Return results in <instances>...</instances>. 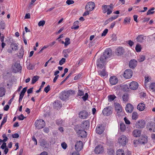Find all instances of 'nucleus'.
<instances>
[{
	"label": "nucleus",
	"mask_w": 155,
	"mask_h": 155,
	"mask_svg": "<svg viewBox=\"0 0 155 155\" xmlns=\"http://www.w3.org/2000/svg\"><path fill=\"white\" fill-rule=\"evenodd\" d=\"M108 100L109 101H112L114 100L116 98V96L114 95H110L108 97Z\"/></svg>",
	"instance_id": "obj_38"
},
{
	"label": "nucleus",
	"mask_w": 155,
	"mask_h": 155,
	"mask_svg": "<svg viewBox=\"0 0 155 155\" xmlns=\"http://www.w3.org/2000/svg\"><path fill=\"white\" fill-rule=\"evenodd\" d=\"M88 113L84 110L81 111L79 114V117L81 119H85L88 117Z\"/></svg>",
	"instance_id": "obj_17"
},
{
	"label": "nucleus",
	"mask_w": 155,
	"mask_h": 155,
	"mask_svg": "<svg viewBox=\"0 0 155 155\" xmlns=\"http://www.w3.org/2000/svg\"><path fill=\"white\" fill-rule=\"evenodd\" d=\"M118 79L115 76H113L110 77L109 79L110 82L112 85L116 84L118 82Z\"/></svg>",
	"instance_id": "obj_14"
},
{
	"label": "nucleus",
	"mask_w": 155,
	"mask_h": 155,
	"mask_svg": "<svg viewBox=\"0 0 155 155\" xmlns=\"http://www.w3.org/2000/svg\"><path fill=\"white\" fill-rule=\"evenodd\" d=\"M118 142L122 146H124L127 142V139L126 136L122 135L118 138Z\"/></svg>",
	"instance_id": "obj_4"
},
{
	"label": "nucleus",
	"mask_w": 155,
	"mask_h": 155,
	"mask_svg": "<svg viewBox=\"0 0 155 155\" xmlns=\"http://www.w3.org/2000/svg\"><path fill=\"white\" fill-rule=\"evenodd\" d=\"M124 52V50L122 47H119L116 50V53L118 55H120Z\"/></svg>",
	"instance_id": "obj_24"
},
{
	"label": "nucleus",
	"mask_w": 155,
	"mask_h": 155,
	"mask_svg": "<svg viewBox=\"0 0 155 155\" xmlns=\"http://www.w3.org/2000/svg\"><path fill=\"white\" fill-rule=\"evenodd\" d=\"M78 21H76L74 22L73 24V25L72 26L71 28L72 29H74L75 30L78 29L79 28V26L77 25L78 23Z\"/></svg>",
	"instance_id": "obj_30"
},
{
	"label": "nucleus",
	"mask_w": 155,
	"mask_h": 155,
	"mask_svg": "<svg viewBox=\"0 0 155 155\" xmlns=\"http://www.w3.org/2000/svg\"><path fill=\"white\" fill-rule=\"evenodd\" d=\"M118 15H115L113 17H110L108 20H106V22H109L111 21H112L113 20L116 19L118 17Z\"/></svg>",
	"instance_id": "obj_41"
},
{
	"label": "nucleus",
	"mask_w": 155,
	"mask_h": 155,
	"mask_svg": "<svg viewBox=\"0 0 155 155\" xmlns=\"http://www.w3.org/2000/svg\"><path fill=\"white\" fill-rule=\"evenodd\" d=\"M134 43L131 40H129L128 41V44L130 46L132 47L134 44Z\"/></svg>",
	"instance_id": "obj_63"
},
{
	"label": "nucleus",
	"mask_w": 155,
	"mask_h": 155,
	"mask_svg": "<svg viewBox=\"0 0 155 155\" xmlns=\"http://www.w3.org/2000/svg\"><path fill=\"white\" fill-rule=\"evenodd\" d=\"M107 152L109 155H114V151L112 149L109 150Z\"/></svg>",
	"instance_id": "obj_46"
},
{
	"label": "nucleus",
	"mask_w": 155,
	"mask_h": 155,
	"mask_svg": "<svg viewBox=\"0 0 155 155\" xmlns=\"http://www.w3.org/2000/svg\"><path fill=\"white\" fill-rule=\"evenodd\" d=\"M72 73H70L68 75L66 78L64 80L61 82L60 84V85H61L63 83H64L65 81L71 75Z\"/></svg>",
	"instance_id": "obj_49"
},
{
	"label": "nucleus",
	"mask_w": 155,
	"mask_h": 155,
	"mask_svg": "<svg viewBox=\"0 0 155 155\" xmlns=\"http://www.w3.org/2000/svg\"><path fill=\"white\" fill-rule=\"evenodd\" d=\"M133 134L135 137H138L140 135V131L138 130H134L133 131Z\"/></svg>",
	"instance_id": "obj_29"
},
{
	"label": "nucleus",
	"mask_w": 155,
	"mask_h": 155,
	"mask_svg": "<svg viewBox=\"0 0 155 155\" xmlns=\"http://www.w3.org/2000/svg\"><path fill=\"white\" fill-rule=\"evenodd\" d=\"M149 88L152 91H155V83H151L150 85Z\"/></svg>",
	"instance_id": "obj_36"
},
{
	"label": "nucleus",
	"mask_w": 155,
	"mask_h": 155,
	"mask_svg": "<svg viewBox=\"0 0 155 155\" xmlns=\"http://www.w3.org/2000/svg\"><path fill=\"white\" fill-rule=\"evenodd\" d=\"M65 59L64 58H62L61 60L59 61V64L60 65H62L65 62Z\"/></svg>",
	"instance_id": "obj_55"
},
{
	"label": "nucleus",
	"mask_w": 155,
	"mask_h": 155,
	"mask_svg": "<svg viewBox=\"0 0 155 155\" xmlns=\"http://www.w3.org/2000/svg\"><path fill=\"white\" fill-rule=\"evenodd\" d=\"M115 110L117 113L121 112L122 110V108L121 106L118 103H115L114 104Z\"/></svg>",
	"instance_id": "obj_22"
},
{
	"label": "nucleus",
	"mask_w": 155,
	"mask_h": 155,
	"mask_svg": "<svg viewBox=\"0 0 155 155\" xmlns=\"http://www.w3.org/2000/svg\"><path fill=\"white\" fill-rule=\"evenodd\" d=\"M61 146L64 149H65L67 147V144L65 142L61 143Z\"/></svg>",
	"instance_id": "obj_61"
},
{
	"label": "nucleus",
	"mask_w": 155,
	"mask_h": 155,
	"mask_svg": "<svg viewBox=\"0 0 155 155\" xmlns=\"http://www.w3.org/2000/svg\"><path fill=\"white\" fill-rule=\"evenodd\" d=\"M139 86L138 83L135 81H132L131 82L129 86L130 88L133 90H135L137 89Z\"/></svg>",
	"instance_id": "obj_15"
},
{
	"label": "nucleus",
	"mask_w": 155,
	"mask_h": 155,
	"mask_svg": "<svg viewBox=\"0 0 155 155\" xmlns=\"http://www.w3.org/2000/svg\"><path fill=\"white\" fill-rule=\"evenodd\" d=\"M124 120L125 122V123L127 124H130V121L128 120L126 117H125L124 118Z\"/></svg>",
	"instance_id": "obj_64"
},
{
	"label": "nucleus",
	"mask_w": 155,
	"mask_h": 155,
	"mask_svg": "<svg viewBox=\"0 0 155 155\" xmlns=\"http://www.w3.org/2000/svg\"><path fill=\"white\" fill-rule=\"evenodd\" d=\"M139 142L141 144H144L147 142V137L145 135H142L139 139Z\"/></svg>",
	"instance_id": "obj_16"
},
{
	"label": "nucleus",
	"mask_w": 155,
	"mask_h": 155,
	"mask_svg": "<svg viewBox=\"0 0 155 155\" xmlns=\"http://www.w3.org/2000/svg\"><path fill=\"white\" fill-rule=\"evenodd\" d=\"M56 124L58 125H62L64 124L63 121L59 119L56 120Z\"/></svg>",
	"instance_id": "obj_47"
},
{
	"label": "nucleus",
	"mask_w": 155,
	"mask_h": 155,
	"mask_svg": "<svg viewBox=\"0 0 155 155\" xmlns=\"http://www.w3.org/2000/svg\"><path fill=\"white\" fill-rule=\"evenodd\" d=\"M7 120V117L5 116V117H4V118L3 119V120L2 121V122L1 123V127L4 124H5Z\"/></svg>",
	"instance_id": "obj_57"
},
{
	"label": "nucleus",
	"mask_w": 155,
	"mask_h": 155,
	"mask_svg": "<svg viewBox=\"0 0 155 155\" xmlns=\"http://www.w3.org/2000/svg\"><path fill=\"white\" fill-rule=\"evenodd\" d=\"M104 57L101 56L98 59L97 62V65L100 69H102L105 67V65L106 64V59L103 58Z\"/></svg>",
	"instance_id": "obj_2"
},
{
	"label": "nucleus",
	"mask_w": 155,
	"mask_h": 155,
	"mask_svg": "<svg viewBox=\"0 0 155 155\" xmlns=\"http://www.w3.org/2000/svg\"><path fill=\"white\" fill-rule=\"evenodd\" d=\"M120 128L122 131H124L126 128L125 125L123 123H121L120 125Z\"/></svg>",
	"instance_id": "obj_43"
},
{
	"label": "nucleus",
	"mask_w": 155,
	"mask_h": 155,
	"mask_svg": "<svg viewBox=\"0 0 155 155\" xmlns=\"http://www.w3.org/2000/svg\"><path fill=\"white\" fill-rule=\"evenodd\" d=\"M107 14L110 15V14L112 12L113 9L112 8H107Z\"/></svg>",
	"instance_id": "obj_58"
},
{
	"label": "nucleus",
	"mask_w": 155,
	"mask_h": 155,
	"mask_svg": "<svg viewBox=\"0 0 155 155\" xmlns=\"http://www.w3.org/2000/svg\"><path fill=\"white\" fill-rule=\"evenodd\" d=\"M145 36H144L143 35H139L136 38L137 41L140 43L143 42V41L145 40Z\"/></svg>",
	"instance_id": "obj_23"
},
{
	"label": "nucleus",
	"mask_w": 155,
	"mask_h": 155,
	"mask_svg": "<svg viewBox=\"0 0 155 155\" xmlns=\"http://www.w3.org/2000/svg\"><path fill=\"white\" fill-rule=\"evenodd\" d=\"M138 118V115L137 113L134 112L132 113V118L133 119L136 120Z\"/></svg>",
	"instance_id": "obj_39"
},
{
	"label": "nucleus",
	"mask_w": 155,
	"mask_h": 155,
	"mask_svg": "<svg viewBox=\"0 0 155 155\" xmlns=\"http://www.w3.org/2000/svg\"><path fill=\"white\" fill-rule=\"evenodd\" d=\"M50 86L48 85L47 87H45L44 91L46 93H47L50 90Z\"/></svg>",
	"instance_id": "obj_54"
},
{
	"label": "nucleus",
	"mask_w": 155,
	"mask_h": 155,
	"mask_svg": "<svg viewBox=\"0 0 155 155\" xmlns=\"http://www.w3.org/2000/svg\"><path fill=\"white\" fill-rule=\"evenodd\" d=\"M75 94L74 90H68L67 91H64L61 92L60 94V98L62 100H65L68 99L70 95Z\"/></svg>",
	"instance_id": "obj_1"
},
{
	"label": "nucleus",
	"mask_w": 155,
	"mask_h": 155,
	"mask_svg": "<svg viewBox=\"0 0 155 155\" xmlns=\"http://www.w3.org/2000/svg\"><path fill=\"white\" fill-rule=\"evenodd\" d=\"M104 151V149L103 146L101 145H99L95 148L94 152L96 154L102 153Z\"/></svg>",
	"instance_id": "obj_7"
},
{
	"label": "nucleus",
	"mask_w": 155,
	"mask_h": 155,
	"mask_svg": "<svg viewBox=\"0 0 155 155\" xmlns=\"http://www.w3.org/2000/svg\"><path fill=\"white\" fill-rule=\"evenodd\" d=\"M145 59V57L144 56H140L138 59V61L140 62H141L143 61Z\"/></svg>",
	"instance_id": "obj_45"
},
{
	"label": "nucleus",
	"mask_w": 155,
	"mask_h": 155,
	"mask_svg": "<svg viewBox=\"0 0 155 155\" xmlns=\"http://www.w3.org/2000/svg\"><path fill=\"white\" fill-rule=\"evenodd\" d=\"M103 68V69L99 70L98 74L101 77H106L108 75V73L106 71L105 67Z\"/></svg>",
	"instance_id": "obj_18"
},
{
	"label": "nucleus",
	"mask_w": 155,
	"mask_h": 155,
	"mask_svg": "<svg viewBox=\"0 0 155 155\" xmlns=\"http://www.w3.org/2000/svg\"><path fill=\"white\" fill-rule=\"evenodd\" d=\"M95 6V4L94 2H89L86 4L85 9L86 10L91 11L94 9Z\"/></svg>",
	"instance_id": "obj_8"
},
{
	"label": "nucleus",
	"mask_w": 155,
	"mask_h": 155,
	"mask_svg": "<svg viewBox=\"0 0 155 155\" xmlns=\"http://www.w3.org/2000/svg\"><path fill=\"white\" fill-rule=\"evenodd\" d=\"M108 31V30L107 29H105L104 31H103V32L101 34V36H105L106 34L107 33Z\"/></svg>",
	"instance_id": "obj_60"
},
{
	"label": "nucleus",
	"mask_w": 155,
	"mask_h": 155,
	"mask_svg": "<svg viewBox=\"0 0 155 155\" xmlns=\"http://www.w3.org/2000/svg\"><path fill=\"white\" fill-rule=\"evenodd\" d=\"M11 47L12 50L14 51H15L18 50V46L16 43H12L11 45Z\"/></svg>",
	"instance_id": "obj_31"
},
{
	"label": "nucleus",
	"mask_w": 155,
	"mask_h": 155,
	"mask_svg": "<svg viewBox=\"0 0 155 155\" xmlns=\"http://www.w3.org/2000/svg\"><path fill=\"white\" fill-rule=\"evenodd\" d=\"M2 137L4 139V142H5L7 141L8 140V138L7 137L5 134H3L2 135Z\"/></svg>",
	"instance_id": "obj_56"
},
{
	"label": "nucleus",
	"mask_w": 155,
	"mask_h": 155,
	"mask_svg": "<svg viewBox=\"0 0 155 155\" xmlns=\"http://www.w3.org/2000/svg\"><path fill=\"white\" fill-rule=\"evenodd\" d=\"M5 89L4 88L1 87L0 88V97H3L5 95Z\"/></svg>",
	"instance_id": "obj_32"
},
{
	"label": "nucleus",
	"mask_w": 155,
	"mask_h": 155,
	"mask_svg": "<svg viewBox=\"0 0 155 155\" xmlns=\"http://www.w3.org/2000/svg\"><path fill=\"white\" fill-rule=\"evenodd\" d=\"M45 23V21L44 20L41 21L38 23V25L39 26H43Z\"/></svg>",
	"instance_id": "obj_50"
},
{
	"label": "nucleus",
	"mask_w": 155,
	"mask_h": 155,
	"mask_svg": "<svg viewBox=\"0 0 155 155\" xmlns=\"http://www.w3.org/2000/svg\"><path fill=\"white\" fill-rule=\"evenodd\" d=\"M134 107L133 106L130 104H128L126 106L125 110L127 112L131 113L133 110Z\"/></svg>",
	"instance_id": "obj_21"
},
{
	"label": "nucleus",
	"mask_w": 155,
	"mask_h": 155,
	"mask_svg": "<svg viewBox=\"0 0 155 155\" xmlns=\"http://www.w3.org/2000/svg\"><path fill=\"white\" fill-rule=\"evenodd\" d=\"M82 98L84 101L87 100L88 98V94L87 93H85V95L83 96Z\"/></svg>",
	"instance_id": "obj_51"
},
{
	"label": "nucleus",
	"mask_w": 155,
	"mask_h": 155,
	"mask_svg": "<svg viewBox=\"0 0 155 155\" xmlns=\"http://www.w3.org/2000/svg\"><path fill=\"white\" fill-rule=\"evenodd\" d=\"M13 71L16 73L21 70V68L19 63L16 62L15 63L14 65L13 66Z\"/></svg>",
	"instance_id": "obj_11"
},
{
	"label": "nucleus",
	"mask_w": 155,
	"mask_h": 155,
	"mask_svg": "<svg viewBox=\"0 0 155 155\" xmlns=\"http://www.w3.org/2000/svg\"><path fill=\"white\" fill-rule=\"evenodd\" d=\"M78 133L81 137H85L87 135V132L84 130H79Z\"/></svg>",
	"instance_id": "obj_26"
},
{
	"label": "nucleus",
	"mask_w": 155,
	"mask_h": 155,
	"mask_svg": "<svg viewBox=\"0 0 155 155\" xmlns=\"http://www.w3.org/2000/svg\"><path fill=\"white\" fill-rule=\"evenodd\" d=\"M112 55V50L111 49L108 48L106 49L104 52L103 54L101 56L104 57L103 58L106 60L107 58L110 57Z\"/></svg>",
	"instance_id": "obj_9"
},
{
	"label": "nucleus",
	"mask_w": 155,
	"mask_h": 155,
	"mask_svg": "<svg viewBox=\"0 0 155 155\" xmlns=\"http://www.w3.org/2000/svg\"><path fill=\"white\" fill-rule=\"evenodd\" d=\"M145 126V122L143 120L137 121L136 124V127L138 128H143Z\"/></svg>",
	"instance_id": "obj_10"
},
{
	"label": "nucleus",
	"mask_w": 155,
	"mask_h": 155,
	"mask_svg": "<svg viewBox=\"0 0 155 155\" xmlns=\"http://www.w3.org/2000/svg\"><path fill=\"white\" fill-rule=\"evenodd\" d=\"M74 3V1L72 0H67L66 1V3L68 5H69L72 4Z\"/></svg>",
	"instance_id": "obj_52"
},
{
	"label": "nucleus",
	"mask_w": 155,
	"mask_h": 155,
	"mask_svg": "<svg viewBox=\"0 0 155 155\" xmlns=\"http://www.w3.org/2000/svg\"><path fill=\"white\" fill-rule=\"evenodd\" d=\"M130 18H126L124 19V23H129L130 22Z\"/></svg>",
	"instance_id": "obj_53"
},
{
	"label": "nucleus",
	"mask_w": 155,
	"mask_h": 155,
	"mask_svg": "<svg viewBox=\"0 0 155 155\" xmlns=\"http://www.w3.org/2000/svg\"><path fill=\"white\" fill-rule=\"evenodd\" d=\"M112 107L108 106L104 108L102 111V113L104 115L108 116L112 113Z\"/></svg>",
	"instance_id": "obj_5"
},
{
	"label": "nucleus",
	"mask_w": 155,
	"mask_h": 155,
	"mask_svg": "<svg viewBox=\"0 0 155 155\" xmlns=\"http://www.w3.org/2000/svg\"><path fill=\"white\" fill-rule=\"evenodd\" d=\"M155 8L154 7L150 9L149 10L147 13V15H149L150 14H153L154 13V11H151L154 10Z\"/></svg>",
	"instance_id": "obj_42"
},
{
	"label": "nucleus",
	"mask_w": 155,
	"mask_h": 155,
	"mask_svg": "<svg viewBox=\"0 0 155 155\" xmlns=\"http://www.w3.org/2000/svg\"><path fill=\"white\" fill-rule=\"evenodd\" d=\"M137 61L135 59L130 60L129 63V67L130 68H134L137 66Z\"/></svg>",
	"instance_id": "obj_20"
},
{
	"label": "nucleus",
	"mask_w": 155,
	"mask_h": 155,
	"mask_svg": "<svg viewBox=\"0 0 155 155\" xmlns=\"http://www.w3.org/2000/svg\"><path fill=\"white\" fill-rule=\"evenodd\" d=\"M71 51V50L69 49L64 50L62 52L65 58L68 57V54H69Z\"/></svg>",
	"instance_id": "obj_28"
},
{
	"label": "nucleus",
	"mask_w": 155,
	"mask_h": 155,
	"mask_svg": "<svg viewBox=\"0 0 155 155\" xmlns=\"http://www.w3.org/2000/svg\"><path fill=\"white\" fill-rule=\"evenodd\" d=\"M75 149L77 151L81 150L83 148V143L81 141H78L75 145Z\"/></svg>",
	"instance_id": "obj_12"
},
{
	"label": "nucleus",
	"mask_w": 155,
	"mask_h": 155,
	"mask_svg": "<svg viewBox=\"0 0 155 155\" xmlns=\"http://www.w3.org/2000/svg\"><path fill=\"white\" fill-rule=\"evenodd\" d=\"M102 7H103V8H104V9H107L108 7L110 8H112V9H113V4H111L110 5H104Z\"/></svg>",
	"instance_id": "obj_48"
},
{
	"label": "nucleus",
	"mask_w": 155,
	"mask_h": 155,
	"mask_svg": "<svg viewBox=\"0 0 155 155\" xmlns=\"http://www.w3.org/2000/svg\"><path fill=\"white\" fill-rule=\"evenodd\" d=\"M122 98L124 101H127L128 99V96L127 94H124L122 96Z\"/></svg>",
	"instance_id": "obj_37"
},
{
	"label": "nucleus",
	"mask_w": 155,
	"mask_h": 155,
	"mask_svg": "<svg viewBox=\"0 0 155 155\" xmlns=\"http://www.w3.org/2000/svg\"><path fill=\"white\" fill-rule=\"evenodd\" d=\"M65 41L64 46H67L70 44V39L68 38H65Z\"/></svg>",
	"instance_id": "obj_44"
},
{
	"label": "nucleus",
	"mask_w": 155,
	"mask_h": 155,
	"mask_svg": "<svg viewBox=\"0 0 155 155\" xmlns=\"http://www.w3.org/2000/svg\"><path fill=\"white\" fill-rule=\"evenodd\" d=\"M116 155H125L124 150L122 149H119L117 151Z\"/></svg>",
	"instance_id": "obj_33"
},
{
	"label": "nucleus",
	"mask_w": 155,
	"mask_h": 155,
	"mask_svg": "<svg viewBox=\"0 0 155 155\" xmlns=\"http://www.w3.org/2000/svg\"><path fill=\"white\" fill-rule=\"evenodd\" d=\"M133 75V72L130 69H126L124 72L123 74L124 77L127 79L130 78Z\"/></svg>",
	"instance_id": "obj_6"
},
{
	"label": "nucleus",
	"mask_w": 155,
	"mask_h": 155,
	"mask_svg": "<svg viewBox=\"0 0 155 155\" xmlns=\"http://www.w3.org/2000/svg\"><path fill=\"white\" fill-rule=\"evenodd\" d=\"M104 128L102 125H98L96 128V133L99 134H101L104 131Z\"/></svg>",
	"instance_id": "obj_13"
},
{
	"label": "nucleus",
	"mask_w": 155,
	"mask_h": 155,
	"mask_svg": "<svg viewBox=\"0 0 155 155\" xmlns=\"http://www.w3.org/2000/svg\"><path fill=\"white\" fill-rule=\"evenodd\" d=\"M39 77L38 76H34L32 79L31 84H34L38 79Z\"/></svg>",
	"instance_id": "obj_34"
},
{
	"label": "nucleus",
	"mask_w": 155,
	"mask_h": 155,
	"mask_svg": "<svg viewBox=\"0 0 155 155\" xmlns=\"http://www.w3.org/2000/svg\"><path fill=\"white\" fill-rule=\"evenodd\" d=\"M90 126L89 121L86 120L84 121L81 125V127L84 130H87L88 129Z\"/></svg>",
	"instance_id": "obj_19"
},
{
	"label": "nucleus",
	"mask_w": 155,
	"mask_h": 155,
	"mask_svg": "<svg viewBox=\"0 0 155 155\" xmlns=\"http://www.w3.org/2000/svg\"><path fill=\"white\" fill-rule=\"evenodd\" d=\"M6 147V143H5V142H4L0 147V148L2 149L3 150Z\"/></svg>",
	"instance_id": "obj_59"
},
{
	"label": "nucleus",
	"mask_w": 155,
	"mask_h": 155,
	"mask_svg": "<svg viewBox=\"0 0 155 155\" xmlns=\"http://www.w3.org/2000/svg\"><path fill=\"white\" fill-rule=\"evenodd\" d=\"M25 118L22 114H21L18 117V119L20 120H23Z\"/></svg>",
	"instance_id": "obj_62"
},
{
	"label": "nucleus",
	"mask_w": 155,
	"mask_h": 155,
	"mask_svg": "<svg viewBox=\"0 0 155 155\" xmlns=\"http://www.w3.org/2000/svg\"><path fill=\"white\" fill-rule=\"evenodd\" d=\"M53 104L54 107L56 109H60L61 107V104L60 102L58 101H55Z\"/></svg>",
	"instance_id": "obj_25"
},
{
	"label": "nucleus",
	"mask_w": 155,
	"mask_h": 155,
	"mask_svg": "<svg viewBox=\"0 0 155 155\" xmlns=\"http://www.w3.org/2000/svg\"><path fill=\"white\" fill-rule=\"evenodd\" d=\"M78 95L79 96H81L84 95V92L79 87H78Z\"/></svg>",
	"instance_id": "obj_40"
},
{
	"label": "nucleus",
	"mask_w": 155,
	"mask_h": 155,
	"mask_svg": "<svg viewBox=\"0 0 155 155\" xmlns=\"http://www.w3.org/2000/svg\"><path fill=\"white\" fill-rule=\"evenodd\" d=\"M45 122L41 119L38 120L35 122V126L38 129L42 128L45 126Z\"/></svg>",
	"instance_id": "obj_3"
},
{
	"label": "nucleus",
	"mask_w": 155,
	"mask_h": 155,
	"mask_svg": "<svg viewBox=\"0 0 155 155\" xmlns=\"http://www.w3.org/2000/svg\"><path fill=\"white\" fill-rule=\"evenodd\" d=\"M141 49V45L139 44H137L135 47V50L137 52H140Z\"/></svg>",
	"instance_id": "obj_35"
},
{
	"label": "nucleus",
	"mask_w": 155,
	"mask_h": 155,
	"mask_svg": "<svg viewBox=\"0 0 155 155\" xmlns=\"http://www.w3.org/2000/svg\"><path fill=\"white\" fill-rule=\"evenodd\" d=\"M145 107V104L143 103L139 104L137 106V109L140 111H143Z\"/></svg>",
	"instance_id": "obj_27"
}]
</instances>
